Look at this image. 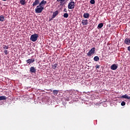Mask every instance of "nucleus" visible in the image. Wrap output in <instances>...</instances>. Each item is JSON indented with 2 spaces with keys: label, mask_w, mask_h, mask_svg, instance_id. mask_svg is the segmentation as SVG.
Instances as JSON below:
<instances>
[{
  "label": "nucleus",
  "mask_w": 130,
  "mask_h": 130,
  "mask_svg": "<svg viewBox=\"0 0 130 130\" xmlns=\"http://www.w3.org/2000/svg\"><path fill=\"white\" fill-rule=\"evenodd\" d=\"M117 69V66H111V69L113 70V71H115Z\"/></svg>",
  "instance_id": "2eb2a0df"
},
{
  "label": "nucleus",
  "mask_w": 130,
  "mask_h": 130,
  "mask_svg": "<svg viewBox=\"0 0 130 130\" xmlns=\"http://www.w3.org/2000/svg\"><path fill=\"white\" fill-rule=\"evenodd\" d=\"M81 23L82 24L83 26H86L88 25V20L87 19H83L82 20Z\"/></svg>",
  "instance_id": "0eeeda50"
},
{
  "label": "nucleus",
  "mask_w": 130,
  "mask_h": 130,
  "mask_svg": "<svg viewBox=\"0 0 130 130\" xmlns=\"http://www.w3.org/2000/svg\"><path fill=\"white\" fill-rule=\"evenodd\" d=\"M63 17H64V18H69V14H68V13H64V14H63Z\"/></svg>",
  "instance_id": "5701e85b"
},
{
  "label": "nucleus",
  "mask_w": 130,
  "mask_h": 130,
  "mask_svg": "<svg viewBox=\"0 0 130 130\" xmlns=\"http://www.w3.org/2000/svg\"><path fill=\"white\" fill-rule=\"evenodd\" d=\"M90 3L91 5H94V4H95V0H90Z\"/></svg>",
  "instance_id": "393cba45"
},
{
  "label": "nucleus",
  "mask_w": 130,
  "mask_h": 130,
  "mask_svg": "<svg viewBox=\"0 0 130 130\" xmlns=\"http://www.w3.org/2000/svg\"><path fill=\"white\" fill-rule=\"evenodd\" d=\"M58 92H59V90H53V95H55V96H56V95L58 94Z\"/></svg>",
  "instance_id": "dca6fc26"
},
{
  "label": "nucleus",
  "mask_w": 130,
  "mask_h": 130,
  "mask_svg": "<svg viewBox=\"0 0 130 130\" xmlns=\"http://www.w3.org/2000/svg\"><path fill=\"white\" fill-rule=\"evenodd\" d=\"M127 50H128V51H130V46H128L127 47Z\"/></svg>",
  "instance_id": "c85d7f7f"
},
{
  "label": "nucleus",
  "mask_w": 130,
  "mask_h": 130,
  "mask_svg": "<svg viewBox=\"0 0 130 130\" xmlns=\"http://www.w3.org/2000/svg\"><path fill=\"white\" fill-rule=\"evenodd\" d=\"M124 42L127 45H130V39L126 38L124 40Z\"/></svg>",
  "instance_id": "9d476101"
},
{
  "label": "nucleus",
  "mask_w": 130,
  "mask_h": 130,
  "mask_svg": "<svg viewBox=\"0 0 130 130\" xmlns=\"http://www.w3.org/2000/svg\"><path fill=\"white\" fill-rule=\"evenodd\" d=\"M58 14H59V11L58 10H56L53 12V14L52 15V19H54V18H55V17H56V16H57Z\"/></svg>",
  "instance_id": "39448f33"
},
{
  "label": "nucleus",
  "mask_w": 130,
  "mask_h": 130,
  "mask_svg": "<svg viewBox=\"0 0 130 130\" xmlns=\"http://www.w3.org/2000/svg\"><path fill=\"white\" fill-rule=\"evenodd\" d=\"M52 68L54 70H55V69H56V66H52Z\"/></svg>",
  "instance_id": "bb28decb"
},
{
  "label": "nucleus",
  "mask_w": 130,
  "mask_h": 130,
  "mask_svg": "<svg viewBox=\"0 0 130 130\" xmlns=\"http://www.w3.org/2000/svg\"><path fill=\"white\" fill-rule=\"evenodd\" d=\"M121 105L122 106H124V105H125V102H122L121 103Z\"/></svg>",
  "instance_id": "a878e982"
},
{
  "label": "nucleus",
  "mask_w": 130,
  "mask_h": 130,
  "mask_svg": "<svg viewBox=\"0 0 130 130\" xmlns=\"http://www.w3.org/2000/svg\"><path fill=\"white\" fill-rule=\"evenodd\" d=\"M95 68H96V69H99L100 66H95Z\"/></svg>",
  "instance_id": "c756f323"
},
{
  "label": "nucleus",
  "mask_w": 130,
  "mask_h": 130,
  "mask_svg": "<svg viewBox=\"0 0 130 130\" xmlns=\"http://www.w3.org/2000/svg\"><path fill=\"white\" fill-rule=\"evenodd\" d=\"M112 66H115V64H112Z\"/></svg>",
  "instance_id": "2f4dec72"
},
{
  "label": "nucleus",
  "mask_w": 130,
  "mask_h": 130,
  "mask_svg": "<svg viewBox=\"0 0 130 130\" xmlns=\"http://www.w3.org/2000/svg\"><path fill=\"white\" fill-rule=\"evenodd\" d=\"M2 1H3L4 2H6L7 0H2Z\"/></svg>",
  "instance_id": "7c9ffc66"
},
{
  "label": "nucleus",
  "mask_w": 130,
  "mask_h": 130,
  "mask_svg": "<svg viewBox=\"0 0 130 130\" xmlns=\"http://www.w3.org/2000/svg\"><path fill=\"white\" fill-rule=\"evenodd\" d=\"M7 100V97L6 96H0V101Z\"/></svg>",
  "instance_id": "a211bd4d"
},
{
  "label": "nucleus",
  "mask_w": 130,
  "mask_h": 130,
  "mask_svg": "<svg viewBox=\"0 0 130 130\" xmlns=\"http://www.w3.org/2000/svg\"><path fill=\"white\" fill-rule=\"evenodd\" d=\"M38 34H34L30 36V40L32 41V42H35V41H37V39H38Z\"/></svg>",
  "instance_id": "f257e3e1"
},
{
  "label": "nucleus",
  "mask_w": 130,
  "mask_h": 130,
  "mask_svg": "<svg viewBox=\"0 0 130 130\" xmlns=\"http://www.w3.org/2000/svg\"><path fill=\"white\" fill-rule=\"evenodd\" d=\"M54 66H56V64H54Z\"/></svg>",
  "instance_id": "473e14b6"
},
{
  "label": "nucleus",
  "mask_w": 130,
  "mask_h": 130,
  "mask_svg": "<svg viewBox=\"0 0 130 130\" xmlns=\"http://www.w3.org/2000/svg\"><path fill=\"white\" fill-rule=\"evenodd\" d=\"M94 61H98L99 60V57L98 56H96L93 58Z\"/></svg>",
  "instance_id": "aec40b11"
},
{
  "label": "nucleus",
  "mask_w": 130,
  "mask_h": 130,
  "mask_svg": "<svg viewBox=\"0 0 130 130\" xmlns=\"http://www.w3.org/2000/svg\"><path fill=\"white\" fill-rule=\"evenodd\" d=\"M4 21H5V17H4V15H2L0 16V21L4 22Z\"/></svg>",
  "instance_id": "f3484780"
},
{
  "label": "nucleus",
  "mask_w": 130,
  "mask_h": 130,
  "mask_svg": "<svg viewBox=\"0 0 130 130\" xmlns=\"http://www.w3.org/2000/svg\"><path fill=\"white\" fill-rule=\"evenodd\" d=\"M102 27H103V24L102 23L99 24V25L98 26V28H99V29H101V28H102Z\"/></svg>",
  "instance_id": "6ab92c4d"
},
{
  "label": "nucleus",
  "mask_w": 130,
  "mask_h": 130,
  "mask_svg": "<svg viewBox=\"0 0 130 130\" xmlns=\"http://www.w3.org/2000/svg\"><path fill=\"white\" fill-rule=\"evenodd\" d=\"M63 12H64V13H67L68 11L67 10V9L64 8L63 10Z\"/></svg>",
  "instance_id": "cd10ccee"
},
{
  "label": "nucleus",
  "mask_w": 130,
  "mask_h": 130,
  "mask_svg": "<svg viewBox=\"0 0 130 130\" xmlns=\"http://www.w3.org/2000/svg\"><path fill=\"white\" fill-rule=\"evenodd\" d=\"M75 8V2H70L68 5V9L69 10H73V9Z\"/></svg>",
  "instance_id": "20e7f679"
},
{
  "label": "nucleus",
  "mask_w": 130,
  "mask_h": 130,
  "mask_svg": "<svg viewBox=\"0 0 130 130\" xmlns=\"http://www.w3.org/2000/svg\"><path fill=\"white\" fill-rule=\"evenodd\" d=\"M5 54L6 55H7V54H9V51H8V50H5L4 51Z\"/></svg>",
  "instance_id": "b1692460"
},
{
  "label": "nucleus",
  "mask_w": 130,
  "mask_h": 130,
  "mask_svg": "<svg viewBox=\"0 0 130 130\" xmlns=\"http://www.w3.org/2000/svg\"><path fill=\"white\" fill-rule=\"evenodd\" d=\"M47 2L44 0L41 1V2L39 4V7H43V6H45Z\"/></svg>",
  "instance_id": "1a4fd4ad"
},
{
  "label": "nucleus",
  "mask_w": 130,
  "mask_h": 130,
  "mask_svg": "<svg viewBox=\"0 0 130 130\" xmlns=\"http://www.w3.org/2000/svg\"><path fill=\"white\" fill-rule=\"evenodd\" d=\"M51 92H52V90H51Z\"/></svg>",
  "instance_id": "72a5a7b5"
},
{
  "label": "nucleus",
  "mask_w": 130,
  "mask_h": 130,
  "mask_svg": "<svg viewBox=\"0 0 130 130\" xmlns=\"http://www.w3.org/2000/svg\"><path fill=\"white\" fill-rule=\"evenodd\" d=\"M121 98H124L125 99H130V96L127 95V94H125L123 95H122Z\"/></svg>",
  "instance_id": "ddd939ff"
},
{
  "label": "nucleus",
  "mask_w": 130,
  "mask_h": 130,
  "mask_svg": "<svg viewBox=\"0 0 130 130\" xmlns=\"http://www.w3.org/2000/svg\"><path fill=\"white\" fill-rule=\"evenodd\" d=\"M75 1H77V0H75Z\"/></svg>",
  "instance_id": "f704fd0d"
},
{
  "label": "nucleus",
  "mask_w": 130,
  "mask_h": 130,
  "mask_svg": "<svg viewBox=\"0 0 130 130\" xmlns=\"http://www.w3.org/2000/svg\"><path fill=\"white\" fill-rule=\"evenodd\" d=\"M3 49H9V46H7L5 45H4L3 46Z\"/></svg>",
  "instance_id": "412c9836"
},
{
  "label": "nucleus",
  "mask_w": 130,
  "mask_h": 130,
  "mask_svg": "<svg viewBox=\"0 0 130 130\" xmlns=\"http://www.w3.org/2000/svg\"><path fill=\"white\" fill-rule=\"evenodd\" d=\"M40 1L39 0H35V2L33 3L32 6V7H34V8H35V7H36V6L39 5L40 4Z\"/></svg>",
  "instance_id": "423d86ee"
},
{
  "label": "nucleus",
  "mask_w": 130,
  "mask_h": 130,
  "mask_svg": "<svg viewBox=\"0 0 130 130\" xmlns=\"http://www.w3.org/2000/svg\"><path fill=\"white\" fill-rule=\"evenodd\" d=\"M30 73H36V69H35L34 67H31L30 68Z\"/></svg>",
  "instance_id": "f8f14e48"
},
{
  "label": "nucleus",
  "mask_w": 130,
  "mask_h": 130,
  "mask_svg": "<svg viewBox=\"0 0 130 130\" xmlns=\"http://www.w3.org/2000/svg\"><path fill=\"white\" fill-rule=\"evenodd\" d=\"M95 54V47H92L87 53V56H91Z\"/></svg>",
  "instance_id": "7ed1b4c3"
},
{
  "label": "nucleus",
  "mask_w": 130,
  "mask_h": 130,
  "mask_svg": "<svg viewBox=\"0 0 130 130\" xmlns=\"http://www.w3.org/2000/svg\"><path fill=\"white\" fill-rule=\"evenodd\" d=\"M57 2H58V3H60V4H63V3L66 2V0H57Z\"/></svg>",
  "instance_id": "4be33fe9"
},
{
  "label": "nucleus",
  "mask_w": 130,
  "mask_h": 130,
  "mask_svg": "<svg viewBox=\"0 0 130 130\" xmlns=\"http://www.w3.org/2000/svg\"><path fill=\"white\" fill-rule=\"evenodd\" d=\"M43 10H44V7L42 6H39V5L35 9V12L37 13V14H39L40 13H42Z\"/></svg>",
  "instance_id": "f03ea898"
},
{
  "label": "nucleus",
  "mask_w": 130,
  "mask_h": 130,
  "mask_svg": "<svg viewBox=\"0 0 130 130\" xmlns=\"http://www.w3.org/2000/svg\"><path fill=\"white\" fill-rule=\"evenodd\" d=\"M90 16V14H89V13H84L83 14V17L85 19H88V18H89V17Z\"/></svg>",
  "instance_id": "9b49d317"
},
{
  "label": "nucleus",
  "mask_w": 130,
  "mask_h": 130,
  "mask_svg": "<svg viewBox=\"0 0 130 130\" xmlns=\"http://www.w3.org/2000/svg\"><path fill=\"white\" fill-rule=\"evenodd\" d=\"M34 61H35V59H34V58L28 59L26 60L27 63H29V64L33 63Z\"/></svg>",
  "instance_id": "6e6552de"
},
{
  "label": "nucleus",
  "mask_w": 130,
  "mask_h": 130,
  "mask_svg": "<svg viewBox=\"0 0 130 130\" xmlns=\"http://www.w3.org/2000/svg\"><path fill=\"white\" fill-rule=\"evenodd\" d=\"M20 3L22 6H24V5H26V0H20Z\"/></svg>",
  "instance_id": "4468645a"
}]
</instances>
